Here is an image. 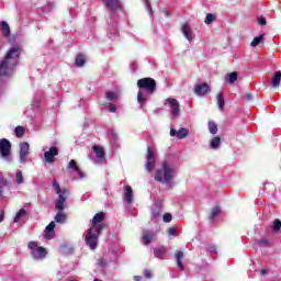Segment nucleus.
<instances>
[{
  "mask_svg": "<svg viewBox=\"0 0 281 281\" xmlns=\"http://www.w3.org/2000/svg\"><path fill=\"white\" fill-rule=\"evenodd\" d=\"M21 58V47L12 46L0 60V80L1 78H10L14 74V69L19 65Z\"/></svg>",
  "mask_w": 281,
  "mask_h": 281,
  "instance_id": "obj_1",
  "label": "nucleus"
},
{
  "mask_svg": "<svg viewBox=\"0 0 281 281\" xmlns=\"http://www.w3.org/2000/svg\"><path fill=\"white\" fill-rule=\"evenodd\" d=\"M104 213H97L92 218V226L88 229L87 235L85 236V243L89 247V249L98 248V239L100 238V234H102V229H104Z\"/></svg>",
  "mask_w": 281,
  "mask_h": 281,
  "instance_id": "obj_2",
  "label": "nucleus"
},
{
  "mask_svg": "<svg viewBox=\"0 0 281 281\" xmlns=\"http://www.w3.org/2000/svg\"><path fill=\"white\" fill-rule=\"evenodd\" d=\"M137 102L140 104L139 109H144V104L148 102L150 95L157 91V81L153 78H143L137 81Z\"/></svg>",
  "mask_w": 281,
  "mask_h": 281,
  "instance_id": "obj_3",
  "label": "nucleus"
},
{
  "mask_svg": "<svg viewBox=\"0 0 281 281\" xmlns=\"http://www.w3.org/2000/svg\"><path fill=\"white\" fill-rule=\"evenodd\" d=\"M172 179H175V168L168 162H162L161 168L156 170L155 181L158 183H165L168 188H171Z\"/></svg>",
  "mask_w": 281,
  "mask_h": 281,
  "instance_id": "obj_4",
  "label": "nucleus"
},
{
  "mask_svg": "<svg viewBox=\"0 0 281 281\" xmlns=\"http://www.w3.org/2000/svg\"><path fill=\"white\" fill-rule=\"evenodd\" d=\"M44 161H46V164H54V161H56V157H58V147L56 146H52L49 148H44Z\"/></svg>",
  "mask_w": 281,
  "mask_h": 281,
  "instance_id": "obj_5",
  "label": "nucleus"
},
{
  "mask_svg": "<svg viewBox=\"0 0 281 281\" xmlns=\"http://www.w3.org/2000/svg\"><path fill=\"white\" fill-rule=\"evenodd\" d=\"M12 150V143L8 140V138L0 139V155L2 159H8L10 157V153Z\"/></svg>",
  "mask_w": 281,
  "mask_h": 281,
  "instance_id": "obj_6",
  "label": "nucleus"
},
{
  "mask_svg": "<svg viewBox=\"0 0 281 281\" xmlns=\"http://www.w3.org/2000/svg\"><path fill=\"white\" fill-rule=\"evenodd\" d=\"M155 151L153 150V148L148 147L147 148V155H146V170L147 172H153V170H155Z\"/></svg>",
  "mask_w": 281,
  "mask_h": 281,
  "instance_id": "obj_7",
  "label": "nucleus"
},
{
  "mask_svg": "<svg viewBox=\"0 0 281 281\" xmlns=\"http://www.w3.org/2000/svg\"><path fill=\"white\" fill-rule=\"evenodd\" d=\"M30 156V143H21L20 144V164H27V157Z\"/></svg>",
  "mask_w": 281,
  "mask_h": 281,
  "instance_id": "obj_8",
  "label": "nucleus"
},
{
  "mask_svg": "<svg viewBox=\"0 0 281 281\" xmlns=\"http://www.w3.org/2000/svg\"><path fill=\"white\" fill-rule=\"evenodd\" d=\"M157 239V233H155V231H148L145 229L142 232V243L143 245H150V243H153V240Z\"/></svg>",
  "mask_w": 281,
  "mask_h": 281,
  "instance_id": "obj_9",
  "label": "nucleus"
},
{
  "mask_svg": "<svg viewBox=\"0 0 281 281\" xmlns=\"http://www.w3.org/2000/svg\"><path fill=\"white\" fill-rule=\"evenodd\" d=\"M67 196H69V191L64 190L63 194L58 195V200L55 203V210L58 212H65V202L67 201Z\"/></svg>",
  "mask_w": 281,
  "mask_h": 281,
  "instance_id": "obj_10",
  "label": "nucleus"
},
{
  "mask_svg": "<svg viewBox=\"0 0 281 281\" xmlns=\"http://www.w3.org/2000/svg\"><path fill=\"white\" fill-rule=\"evenodd\" d=\"M103 3L105 8L109 9L111 14L117 12L119 10H122V3L120 0H103Z\"/></svg>",
  "mask_w": 281,
  "mask_h": 281,
  "instance_id": "obj_11",
  "label": "nucleus"
},
{
  "mask_svg": "<svg viewBox=\"0 0 281 281\" xmlns=\"http://www.w3.org/2000/svg\"><path fill=\"white\" fill-rule=\"evenodd\" d=\"M169 104V106L171 108V115L172 117H179V101H177V99H172V98H168L165 101V105Z\"/></svg>",
  "mask_w": 281,
  "mask_h": 281,
  "instance_id": "obj_12",
  "label": "nucleus"
},
{
  "mask_svg": "<svg viewBox=\"0 0 281 281\" xmlns=\"http://www.w3.org/2000/svg\"><path fill=\"white\" fill-rule=\"evenodd\" d=\"M164 212V202L158 201L151 206V217L157 221L161 218V213Z\"/></svg>",
  "mask_w": 281,
  "mask_h": 281,
  "instance_id": "obj_13",
  "label": "nucleus"
},
{
  "mask_svg": "<svg viewBox=\"0 0 281 281\" xmlns=\"http://www.w3.org/2000/svg\"><path fill=\"white\" fill-rule=\"evenodd\" d=\"M189 135V131L186 127H181L180 130L170 128V136L171 137H178V139H186V137Z\"/></svg>",
  "mask_w": 281,
  "mask_h": 281,
  "instance_id": "obj_14",
  "label": "nucleus"
},
{
  "mask_svg": "<svg viewBox=\"0 0 281 281\" xmlns=\"http://www.w3.org/2000/svg\"><path fill=\"white\" fill-rule=\"evenodd\" d=\"M31 256L34 260H43L47 256V250L43 247H38L31 251Z\"/></svg>",
  "mask_w": 281,
  "mask_h": 281,
  "instance_id": "obj_15",
  "label": "nucleus"
},
{
  "mask_svg": "<svg viewBox=\"0 0 281 281\" xmlns=\"http://www.w3.org/2000/svg\"><path fill=\"white\" fill-rule=\"evenodd\" d=\"M68 168L74 172H77L79 179H85V177H87V175L82 170H80V167H78V164H76V160L74 159L69 161Z\"/></svg>",
  "mask_w": 281,
  "mask_h": 281,
  "instance_id": "obj_16",
  "label": "nucleus"
},
{
  "mask_svg": "<svg viewBox=\"0 0 281 281\" xmlns=\"http://www.w3.org/2000/svg\"><path fill=\"white\" fill-rule=\"evenodd\" d=\"M209 91L210 86L207 83H202L194 87L195 95H205Z\"/></svg>",
  "mask_w": 281,
  "mask_h": 281,
  "instance_id": "obj_17",
  "label": "nucleus"
},
{
  "mask_svg": "<svg viewBox=\"0 0 281 281\" xmlns=\"http://www.w3.org/2000/svg\"><path fill=\"white\" fill-rule=\"evenodd\" d=\"M181 32L183 34V36L187 38V41H189V43H192V29H190V25L188 24H183Z\"/></svg>",
  "mask_w": 281,
  "mask_h": 281,
  "instance_id": "obj_18",
  "label": "nucleus"
},
{
  "mask_svg": "<svg viewBox=\"0 0 281 281\" xmlns=\"http://www.w3.org/2000/svg\"><path fill=\"white\" fill-rule=\"evenodd\" d=\"M92 149H93V153L97 155V159L99 161H104V148H102L101 146L95 145V146L92 147Z\"/></svg>",
  "mask_w": 281,
  "mask_h": 281,
  "instance_id": "obj_19",
  "label": "nucleus"
},
{
  "mask_svg": "<svg viewBox=\"0 0 281 281\" xmlns=\"http://www.w3.org/2000/svg\"><path fill=\"white\" fill-rule=\"evenodd\" d=\"M56 227V223L50 222L47 226H46V231H45V238H54V229Z\"/></svg>",
  "mask_w": 281,
  "mask_h": 281,
  "instance_id": "obj_20",
  "label": "nucleus"
},
{
  "mask_svg": "<svg viewBox=\"0 0 281 281\" xmlns=\"http://www.w3.org/2000/svg\"><path fill=\"white\" fill-rule=\"evenodd\" d=\"M167 249L166 247L161 246V247H158V248H154V255L156 258H159L160 260H164V258L166 257V254H167Z\"/></svg>",
  "mask_w": 281,
  "mask_h": 281,
  "instance_id": "obj_21",
  "label": "nucleus"
},
{
  "mask_svg": "<svg viewBox=\"0 0 281 281\" xmlns=\"http://www.w3.org/2000/svg\"><path fill=\"white\" fill-rule=\"evenodd\" d=\"M55 223H60L61 225L67 223V213L65 211H58L55 215Z\"/></svg>",
  "mask_w": 281,
  "mask_h": 281,
  "instance_id": "obj_22",
  "label": "nucleus"
},
{
  "mask_svg": "<svg viewBox=\"0 0 281 281\" xmlns=\"http://www.w3.org/2000/svg\"><path fill=\"white\" fill-rule=\"evenodd\" d=\"M280 82H281V72L277 71L274 72V75L272 76V80H271V87L273 89H278V87H280Z\"/></svg>",
  "mask_w": 281,
  "mask_h": 281,
  "instance_id": "obj_23",
  "label": "nucleus"
},
{
  "mask_svg": "<svg viewBox=\"0 0 281 281\" xmlns=\"http://www.w3.org/2000/svg\"><path fill=\"white\" fill-rule=\"evenodd\" d=\"M124 196H125L126 203L128 204L133 203V188H131V186L125 187Z\"/></svg>",
  "mask_w": 281,
  "mask_h": 281,
  "instance_id": "obj_24",
  "label": "nucleus"
},
{
  "mask_svg": "<svg viewBox=\"0 0 281 281\" xmlns=\"http://www.w3.org/2000/svg\"><path fill=\"white\" fill-rule=\"evenodd\" d=\"M210 148H212L213 150H218L221 148V137L220 136H215L212 138V140L210 142Z\"/></svg>",
  "mask_w": 281,
  "mask_h": 281,
  "instance_id": "obj_25",
  "label": "nucleus"
},
{
  "mask_svg": "<svg viewBox=\"0 0 281 281\" xmlns=\"http://www.w3.org/2000/svg\"><path fill=\"white\" fill-rule=\"evenodd\" d=\"M183 259V251L179 250L176 252V261H177V267L180 269V271H183V262L181 261Z\"/></svg>",
  "mask_w": 281,
  "mask_h": 281,
  "instance_id": "obj_26",
  "label": "nucleus"
},
{
  "mask_svg": "<svg viewBox=\"0 0 281 281\" xmlns=\"http://www.w3.org/2000/svg\"><path fill=\"white\" fill-rule=\"evenodd\" d=\"M226 82H228V85H234V82H236L238 80V72L234 71L228 74V76L225 78Z\"/></svg>",
  "mask_w": 281,
  "mask_h": 281,
  "instance_id": "obj_27",
  "label": "nucleus"
},
{
  "mask_svg": "<svg viewBox=\"0 0 281 281\" xmlns=\"http://www.w3.org/2000/svg\"><path fill=\"white\" fill-rule=\"evenodd\" d=\"M25 216H27V211H25V209H21L16 213V215H15V217L13 220V223H19V221H21V218H25Z\"/></svg>",
  "mask_w": 281,
  "mask_h": 281,
  "instance_id": "obj_28",
  "label": "nucleus"
},
{
  "mask_svg": "<svg viewBox=\"0 0 281 281\" xmlns=\"http://www.w3.org/2000/svg\"><path fill=\"white\" fill-rule=\"evenodd\" d=\"M0 25H1L3 36H7V37L10 36V25L8 24V22L2 21Z\"/></svg>",
  "mask_w": 281,
  "mask_h": 281,
  "instance_id": "obj_29",
  "label": "nucleus"
},
{
  "mask_svg": "<svg viewBox=\"0 0 281 281\" xmlns=\"http://www.w3.org/2000/svg\"><path fill=\"white\" fill-rule=\"evenodd\" d=\"M75 63L77 67H85V63H87V59L85 58V55L79 54Z\"/></svg>",
  "mask_w": 281,
  "mask_h": 281,
  "instance_id": "obj_30",
  "label": "nucleus"
},
{
  "mask_svg": "<svg viewBox=\"0 0 281 281\" xmlns=\"http://www.w3.org/2000/svg\"><path fill=\"white\" fill-rule=\"evenodd\" d=\"M209 131L211 135H216V133H218V126L216 123H214V121H209Z\"/></svg>",
  "mask_w": 281,
  "mask_h": 281,
  "instance_id": "obj_31",
  "label": "nucleus"
},
{
  "mask_svg": "<svg viewBox=\"0 0 281 281\" xmlns=\"http://www.w3.org/2000/svg\"><path fill=\"white\" fill-rule=\"evenodd\" d=\"M216 21V15L213 13H207L204 20L205 25H212Z\"/></svg>",
  "mask_w": 281,
  "mask_h": 281,
  "instance_id": "obj_32",
  "label": "nucleus"
},
{
  "mask_svg": "<svg viewBox=\"0 0 281 281\" xmlns=\"http://www.w3.org/2000/svg\"><path fill=\"white\" fill-rule=\"evenodd\" d=\"M217 106L220 111H223V109H225V99L223 98V93L217 94Z\"/></svg>",
  "mask_w": 281,
  "mask_h": 281,
  "instance_id": "obj_33",
  "label": "nucleus"
},
{
  "mask_svg": "<svg viewBox=\"0 0 281 281\" xmlns=\"http://www.w3.org/2000/svg\"><path fill=\"white\" fill-rule=\"evenodd\" d=\"M281 229V221L279 218H276L272 223V232L274 234H278V232H280Z\"/></svg>",
  "mask_w": 281,
  "mask_h": 281,
  "instance_id": "obj_34",
  "label": "nucleus"
},
{
  "mask_svg": "<svg viewBox=\"0 0 281 281\" xmlns=\"http://www.w3.org/2000/svg\"><path fill=\"white\" fill-rule=\"evenodd\" d=\"M262 38H265V34H261V35L255 37L250 45L252 47H258V45H260V43H262Z\"/></svg>",
  "mask_w": 281,
  "mask_h": 281,
  "instance_id": "obj_35",
  "label": "nucleus"
},
{
  "mask_svg": "<svg viewBox=\"0 0 281 281\" xmlns=\"http://www.w3.org/2000/svg\"><path fill=\"white\" fill-rule=\"evenodd\" d=\"M218 214H221V209L218 206H215L214 209H212L211 215L209 217L210 221H214V218H216Z\"/></svg>",
  "mask_w": 281,
  "mask_h": 281,
  "instance_id": "obj_36",
  "label": "nucleus"
},
{
  "mask_svg": "<svg viewBox=\"0 0 281 281\" xmlns=\"http://www.w3.org/2000/svg\"><path fill=\"white\" fill-rule=\"evenodd\" d=\"M15 181L19 186L23 184L24 183V180H23V172L21 170H18L16 173H15Z\"/></svg>",
  "mask_w": 281,
  "mask_h": 281,
  "instance_id": "obj_37",
  "label": "nucleus"
},
{
  "mask_svg": "<svg viewBox=\"0 0 281 281\" xmlns=\"http://www.w3.org/2000/svg\"><path fill=\"white\" fill-rule=\"evenodd\" d=\"M97 265L101 269H106L109 267V261H106V259H104V258H100V259H98Z\"/></svg>",
  "mask_w": 281,
  "mask_h": 281,
  "instance_id": "obj_38",
  "label": "nucleus"
},
{
  "mask_svg": "<svg viewBox=\"0 0 281 281\" xmlns=\"http://www.w3.org/2000/svg\"><path fill=\"white\" fill-rule=\"evenodd\" d=\"M25 135V127L18 126L15 127V136L16 137H23Z\"/></svg>",
  "mask_w": 281,
  "mask_h": 281,
  "instance_id": "obj_39",
  "label": "nucleus"
},
{
  "mask_svg": "<svg viewBox=\"0 0 281 281\" xmlns=\"http://www.w3.org/2000/svg\"><path fill=\"white\" fill-rule=\"evenodd\" d=\"M53 188H54L56 194H58V196H60V194H63V190H60V184L58 183V181L53 180Z\"/></svg>",
  "mask_w": 281,
  "mask_h": 281,
  "instance_id": "obj_40",
  "label": "nucleus"
},
{
  "mask_svg": "<svg viewBox=\"0 0 281 281\" xmlns=\"http://www.w3.org/2000/svg\"><path fill=\"white\" fill-rule=\"evenodd\" d=\"M105 98L106 100H110V102H113V100H117V94L110 91V92H106Z\"/></svg>",
  "mask_w": 281,
  "mask_h": 281,
  "instance_id": "obj_41",
  "label": "nucleus"
},
{
  "mask_svg": "<svg viewBox=\"0 0 281 281\" xmlns=\"http://www.w3.org/2000/svg\"><path fill=\"white\" fill-rule=\"evenodd\" d=\"M164 223H170L172 221V214L165 213L162 216Z\"/></svg>",
  "mask_w": 281,
  "mask_h": 281,
  "instance_id": "obj_42",
  "label": "nucleus"
},
{
  "mask_svg": "<svg viewBox=\"0 0 281 281\" xmlns=\"http://www.w3.org/2000/svg\"><path fill=\"white\" fill-rule=\"evenodd\" d=\"M29 249H31V251H34V249H38V244L36 241H30Z\"/></svg>",
  "mask_w": 281,
  "mask_h": 281,
  "instance_id": "obj_43",
  "label": "nucleus"
},
{
  "mask_svg": "<svg viewBox=\"0 0 281 281\" xmlns=\"http://www.w3.org/2000/svg\"><path fill=\"white\" fill-rule=\"evenodd\" d=\"M168 236H177V228L175 227L168 228Z\"/></svg>",
  "mask_w": 281,
  "mask_h": 281,
  "instance_id": "obj_44",
  "label": "nucleus"
},
{
  "mask_svg": "<svg viewBox=\"0 0 281 281\" xmlns=\"http://www.w3.org/2000/svg\"><path fill=\"white\" fill-rule=\"evenodd\" d=\"M110 139L113 144H115V142H117V134H115V132H112L110 134Z\"/></svg>",
  "mask_w": 281,
  "mask_h": 281,
  "instance_id": "obj_45",
  "label": "nucleus"
},
{
  "mask_svg": "<svg viewBox=\"0 0 281 281\" xmlns=\"http://www.w3.org/2000/svg\"><path fill=\"white\" fill-rule=\"evenodd\" d=\"M0 184L2 186L1 188L8 186V180L3 176H0Z\"/></svg>",
  "mask_w": 281,
  "mask_h": 281,
  "instance_id": "obj_46",
  "label": "nucleus"
},
{
  "mask_svg": "<svg viewBox=\"0 0 281 281\" xmlns=\"http://www.w3.org/2000/svg\"><path fill=\"white\" fill-rule=\"evenodd\" d=\"M259 25H267V20L263 16L258 18Z\"/></svg>",
  "mask_w": 281,
  "mask_h": 281,
  "instance_id": "obj_47",
  "label": "nucleus"
},
{
  "mask_svg": "<svg viewBox=\"0 0 281 281\" xmlns=\"http://www.w3.org/2000/svg\"><path fill=\"white\" fill-rule=\"evenodd\" d=\"M144 1H145V5H146L148 12L153 13V8L150 7V1H148V0H144Z\"/></svg>",
  "mask_w": 281,
  "mask_h": 281,
  "instance_id": "obj_48",
  "label": "nucleus"
},
{
  "mask_svg": "<svg viewBox=\"0 0 281 281\" xmlns=\"http://www.w3.org/2000/svg\"><path fill=\"white\" fill-rule=\"evenodd\" d=\"M52 8H54V3H48L46 7H44L45 12L52 11Z\"/></svg>",
  "mask_w": 281,
  "mask_h": 281,
  "instance_id": "obj_49",
  "label": "nucleus"
},
{
  "mask_svg": "<svg viewBox=\"0 0 281 281\" xmlns=\"http://www.w3.org/2000/svg\"><path fill=\"white\" fill-rule=\"evenodd\" d=\"M109 111H110V113H115L117 111V106H115L113 104H110L109 105Z\"/></svg>",
  "mask_w": 281,
  "mask_h": 281,
  "instance_id": "obj_50",
  "label": "nucleus"
},
{
  "mask_svg": "<svg viewBox=\"0 0 281 281\" xmlns=\"http://www.w3.org/2000/svg\"><path fill=\"white\" fill-rule=\"evenodd\" d=\"M32 104L33 106H36V108L41 106V99L33 100Z\"/></svg>",
  "mask_w": 281,
  "mask_h": 281,
  "instance_id": "obj_51",
  "label": "nucleus"
},
{
  "mask_svg": "<svg viewBox=\"0 0 281 281\" xmlns=\"http://www.w3.org/2000/svg\"><path fill=\"white\" fill-rule=\"evenodd\" d=\"M110 34L113 36L114 34H117V29L115 26L110 27Z\"/></svg>",
  "mask_w": 281,
  "mask_h": 281,
  "instance_id": "obj_52",
  "label": "nucleus"
},
{
  "mask_svg": "<svg viewBox=\"0 0 281 281\" xmlns=\"http://www.w3.org/2000/svg\"><path fill=\"white\" fill-rule=\"evenodd\" d=\"M258 243H259V245H269V239L262 238Z\"/></svg>",
  "mask_w": 281,
  "mask_h": 281,
  "instance_id": "obj_53",
  "label": "nucleus"
},
{
  "mask_svg": "<svg viewBox=\"0 0 281 281\" xmlns=\"http://www.w3.org/2000/svg\"><path fill=\"white\" fill-rule=\"evenodd\" d=\"M144 276L145 278H153V272H150V270H145Z\"/></svg>",
  "mask_w": 281,
  "mask_h": 281,
  "instance_id": "obj_54",
  "label": "nucleus"
},
{
  "mask_svg": "<svg viewBox=\"0 0 281 281\" xmlns=\"http://www.w3.org/2000/svg\"><path fill=\"white\" fill-rule=\"evenodd\" d=\"M207 251H210L211 254H214L216 251V246L209 247Z\"/></svg>",
  "mask_w": 281,
  "mask_h": 281,
  "instance_id": "obj_55",
  "label": "nucleus"
},
{
  "mask_svg": "<svg viewBox=\"0 0 281 281\" xmlns=\"http://www.w3.org/2000/svg\"><path fill=\"white\" fill-rule=\"evenodd\" d=\"M245 99L248 100V102H249V101L254 100V95L248 93L245 95Z\"/></svg>",
  "mask_w": 281,
  "mask_h": 281,
  "instance_id": "obj_56",
  "label": "nucleus"
},
{
  "mask_svg": "<svg viewBox=\"0 0 281 281\" xmlns=\"http://www.w3.org/2000/svg\"><path fill=\"white\" fill-rule=\"evenodd\" d=\"M4 216H5V213L2 211L0 214V223H3Z\"/></svg>",
  "mask_w": 281,
  "mask_h": 281,
  "instance_id": "obj_57",
  "label": "nucleus"
},
{
  "mask_svg": "<svg viewBox=\"0 0 281 281\" xmlns=\"http://www.w3.org/2000/svg\"><path fill=\"white\" fill-rule=\"evenodd\" d=\"M260 273H261V276H267L268 271H267V269H261Z\"/></svg>",
  "mask_w": 281,
  "mask_h": 281,
  "instance_id": "obj_58",
  "label": "nucleus"
},
{
  "mask_svg": "<svg viewBox=\"0 0 281 281\" xmlns=\"http://www.w3.org/2000/svg\"><path fill=\"white\" fill-rule=\"evenodd\" d=\"M134 280H135V281H142V277H139V276H134Z\"/></svg>",
  "mask_w": 281,
  "mask_h": 281,
  "instance_id": "obj_59",
  "label": "nucleus"
},
{
  "mask_svg": "<svg viewBox=\"0 0 281 281\" xmlns=\"http://www.w3.org/2000/svg\"><path fill=\"white\" fill-rule=\"evenodd\" d=\"M0 196H3V187H0Z\"/></svg>",
  "mask_w": 281,
  "mask_h": 281,
  "instance_id": "obj_60",
  "label": "nucleus"
}]
</instances>
